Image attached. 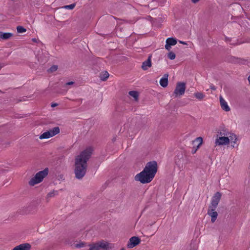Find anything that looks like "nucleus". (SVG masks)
<instances>
[{
	"label": "nucleus",
	"instance_id": "7c9ffc66",
	"mask_svg": "<svg viewBox=\"0 0 250 250\" xmlns=\"http://www.w3.org/2000/svg\"><path fill=\"white\" fill-rule=\"evenodd\" d=\"M57 105H58L57 104L54 103V104H51V106L54 107L56 106Z\"/></svg>",
	"mask_w": 250,
	"mask_h": 250
},
{
	"label": "nucleus",
	"instance_id": "4468645a",
	"mask_svg": "<svg viewBox=\"0 0 250 250\" xmlns=\"http://www.w3.org/2000/svg\"><path fill=\"white\" fill-rule=\"evenodd\" d=\"M31 246L29 243H23L15 247L12 250H30Z\"/></svg>",
	"mask_w": 250,
	"mask_h": 250
},
{
	"label": "nucleus",
	"instance_id": "9b49d317",
	"mask_svg": "<svg viewBox=\"0 0 250 250\" xmlns=\"http://www.w3.org/2000/svg\"><path fill=\"white\" fill-rule=\"evenodd\" d=\"M177 43V40L172 38H169L166 40V44L165 45V48L169 51L171 48V46L175 45Z\"/></svg>",
	"mask_w": 250,
	"mask_h": 250
},
{
	"label": "nucleus",
	"instance_id": "bb28decb",
	"mask_svg": "<svg viewBox=\"0 0 250 250\" xmlns=\"http://www.w3.org/2000/svg\"><path fill=\"white\" fill-rule=\"evenodd\" d=\"M84 243L83 242H80L78 244H76L75 245V248H81L83 247L84 246Z\"/></svg>",
	"mask_w": 250,
	"mask_h": 250
},
{
	"label": "nucleus",
	"instance_id": "c9c22d12",
	"mask_svg": "<svg viewBox=\"0 0 250 250\" xmlns=\"http://www.w3.org/2000/svg\"><path fill=\"white\" fill-rule=\"evenodd\" d=\"M121 250H124V249H122Z\"/></svg>",
	"mask_w": 250,
	"mask_h": 250
},
{
	"label": "nucleus",
	"instance_id": "2f4dec72",
	"mask_svg": "<svg viewBox=\"0 0 250 250\" xmlns=\"http://www.w3.org/2000/svg\"><path fill=\"white\" fill-rule=\"evenodd\" d=\"M32 40L33 42H37L38 41V40L36 38H33V39H32Z\"/></svg>",
	"mask_w": 250,
	"mask_h": 250
},
{
	"label": "nucleus",
	"instance_id": "2eb2a0df",
	"mask_svg": "<svg viewBox=\"0 0 250 250\" xmlns=\"http://www.w3.org/2000/svg\"><path fill=\"white\" fill-rule=\"evenodd\" d=\"M151 66V56H149L147 60L144 62L142 65V68L146 70Z\"/></svg>",
	"mask_w": 250,
	"mask_h": 250
},
{
	"label": "nucleus",
	"instance_id": "393cba45",
	"mask_svg": "<svg viewBox=\"0 0 250 250\" xmlns=\"http://www.w3.org/2000/svg\"><path fill=\"white\" fill-rule=\"evenodd\" d=\"M75 5H76V4L75 3H73V4H70V5H65V6H63V8H64L65 9L72 10L73 8H74V7H75Z\"/></svg>",
	"mask_w": 250,
	"mask_h": 250
},
{
	"label": "nucleus",
	"instance_id": "4be33fe9",
	"mask_svg": "<svg viewBox=\"0 0 250 250\" xmlns=\"http://www.w3.org/2000/svg\"><path fill=\"white\" fill-rule=\"evenodd\" d=\"M129 95L133 97L135 101L138 100V93L136 91H131L129 92Z\"/></svg>",
	"mask_w": 250,
	"mask_h": 250
},
{
	"label": "nucleus",
	"instance_id": "f704fd0d",
	"mask_svg": "<svg viewBox=\"0 0 250 250\" xmlns=\"http://www.w3.org/2000/svg\"><path fill=\"white\" fill-rule=\"evenodd\" d=\"M198 143H196L195 144V145H194V146H196L198 145Z\"/></svg>",
	"mask_w": 250,
	"mask_h": 250
},
{
	"label": "nucleus",
	"instance_id": "c756f323",
	"mask_svg": "<svg viewBox=\"0 0 250 250\" xmlns=\"http://www.w3.org/2000/svg\"><path fill=\"white\" fill-rule=\"evenodd\" d=\"M38 61L41 63L42 62H45L46 61V60H44V61H42V60H40L39 58H38Z\"/></svg>",
	"mask_w": 250,
	"mask_h": 250
},
{
	"label": "nucleus",
	"instance_id": "6ab92c4d",
	"mask_svg": "<svg viewBox=\"0 0 250 250\" xmlns=\"http://www.w3.org/2000/svg\"><path fill=\"white\" fill-rule=\"evenodd\" d=\"M58 194V191L57 190H52L47 193L46 197V199L47 202L49 201L50 198L55 197Z\"/></svg>",
	"mask_w": 250,
	"mask_h": 250
},
{
	"label": "nucleus",
	"instance_id": "9d476101",
	"mask_svg": "<svg viewBox=\"0 0 250 250\" xmlns=\"http://www.w3.org/2000/svg\"><path fill=\"white\" fill-rule=\"evenodd\" d=\"M198 143V144L196 146H194L192 148V153L194 154L196 152L197 150L200 148V146L203 143V138L201 137L196 138L192 141V144L195 145V144Z\"/></svg>",
	"mask_w": 250,
	"mask_h": 250
},
{
	"label": "nucleus",
	"instance_id": "dca6fc26",
	"mask_svg": "<svg viewBox=\"0 0 250 250\" xmlns=\"http://www.w3.org/2000/svg\"><path fill=\"white\" fill-rule=\"evenodd\" d=\"M168 77V74L166 73L164 75V77L160 79V84L162 87H166L167 86Z\"/></svg>",
	"mask_w": 250,
	"mask_h": 250
},
{
	"label": "nucleus",
	"instance_id": "c85d7f7f",
	"mask_svg": "<svg viewBox=\"0 0 250 250\" xmlns=\"http://www.w3.org/2000/svg\"><path fill=\"white\" fill-rule=\"evenodd\" d=\"M200 0H191V1L194 3H197V2H198Z\"/></svg>",
	"mask_w": 250,
	"mask_h": 250
},
{
	"label": "nucleus",
	"instance_id": "473e14b6",
	"mask_svg": "<svg viewBox=\"0 0 250 250\" xmlns=\"http://www.w3.org/2000/svg\"><path fill=\"white\" fill-rule=\"evenodd\" d=\"M180 43L183 44H187V43L184 42L183 41H179Z\"/></svg>",
	"mask_w": 250,
	"mask_h": 250
},
{
	"label": "nucleus",
	"instance_id": "f03ea898",
	"mask_svg": "<svg viewBox=\"0 0 250 250\" xmlns=\"http://www.w3.org/2000/svg\"><path fill=\"white\" fill-rule=\"evenodd\" d=\"M157 171V163L155 161L148 162L144 170L135 176V180L142 184L148 183L152 180Z\"/></svg>",
	"mask_w": 250,
	"mask_h": 250
},
{
	"label": "nucleus",
	"instance_id": "412c9836",
	"mask_svg": "<svg viewBox=\"0 0 250 250\" xmlns=\"http://www.w3.org/2000/svg\"><path fill=\"white\" fill-rule=\"evenodd\" d=\"M109 73L107 71H105L100 74V78L102 81H105L109 77Z\"/></svg>",
	"mask_w": 250,
	"mask_h": 250
},
{
	"label": "nucleus",
	"instance_id": "b1692460",
	"mask_svg": "<svg viewBox=\"0 0 250 250\" xmlns=\"http://www.w3.org/2000/svg\"><path fill=\"white\" fill-rule=\"evenodd\" d=\"M168 58L170 60H174L175 57V54L172 52H169L167 54Z\"/></svg>",
	"mask_w": 250,
	"mask_h": 250
},
{
	"label": "nucleus",
	"instance_id": "cd10ccee",
	"mask_svg": "<svg viewBox=\"0 0 250 250\" xmlns=\"http://www.w3.org/2000/svg\"><path fill=\"white\" fill-rule=\"evenodd\" d=\"M74 83V82H68L66 83V85H71V84H73Z\"/></svg>",
	"mask_w": 250,
	"mask_h": 250
},
{
	"label": "nucleus",
	"instance_id": "aec40b11",
	"mask_svg": "<svg viewBox=\"0 0 250 250\" xmlns=\"http://www.w3.org/2000/svg\"><path fill=\"white\" fill-rule=\"evenodd\" d=\"M194 96L198 100L202 101L205 97V95L201 92H197L194 93Z\"/></svg>",
	"mask_w": 250,
	"mask_h": 250
},
{
	"label": "nucleus",
	"instance_id": "f8f14e48",
	"mask_svg": "<svg viewBox=\"0 0 250 250\" xmlns=\"http://www.w3.org/2000/svg\"><path fill=\"white\" fill-rule=\"evenodd\" d=\"M219 101L220 106L223 110L227 112L230 111V109L228 105L227 102L225 100L222 96H220Z\"/></svg>",
	"mask_w": 250,
	"mask_h": 250
},
{
	"label": "nucleus",
	"instance_id": "a211bd4d",
	"mask_svg": "<svg viewBox=\"0 0 250 250\" xmlns=\"http://www.w3.org/2000/svg\"><path fill=\"white\" fill-rule=\"evenodd\" d=\"M227 137L229 139V143L230 142L234 144H236L237 142V137L236 136L232 133H228L226 134Z\"/></svg>",
	"mask_w": 250,
	"mask_h": 250
},
{
	"label": "nucleus",
	"instance_id": "a878e982",
	"mask_svg": "<svg viewBox=\"0 0 250 250\" xmlns=\"http://www.w3.org/2000/svg\"><path fill=\"white\" fill-rule=\"evenodd\" d=\"M57 69H58L57 65H53L49 68V69L48 70V72H54L56 71Z\"/></svg>",
	"mask_w": 250,
	"mask_h": 250
},
{
	"label": "nucleus",
	"instance_id": "72a5a7b5",
	"mask_svg": "<svg viewBox=\"0 0 250 250\" xmlns=\"http://www.w3.org/2000/svg\"><path fill=\"white\" fill-rule=\"evenodd\" d=\"M211 88L212 89H213V90H215V88H214V86H213V87H211Z\"/></svg>",
	"mask_w": 250,
	"mask_h": 250
},
{
	"label": "nucleus",
	"instance_id": "423d86ee",
	"mask_svg": "<svg viewBox=\"0 0 250 250\" xmlns=\"http://www.w3.org/2000/svg\"><path fill=\"white\" fill-rule=\"evenodd\" d=\"M186 90V84L184 83H178L174 91L176 97L184 94Z\"/></svg>",
	"mask_w": 250,
	"mask_h": 250
},
{
	"label": "nucleus",
	"instance_id": "6e6552de",
	"mask_svg": "<svg viewBox=\"0 0 250 250\" xmlns=\"http://www.w3.org/2000/svg\"><path fill=\"white\" fill-rule=\"evenodd\" d=\"M141 242L140 239L137 236H133L129 238L126 247L128 249H132L137 245H139Z\"/></svg>",
	"mask_w": 250,
	"mask_h": 250
},
{
	"label": "nucleus",
	"instance_id": "0eeeda50",
	"mask_svg": "<svg viewBox=\"0 0 250 250\" xmlns=\"http://www.w3.org/2000/svg\"><path fill=\"white\" fill-rule=\"evenodd\" d=\"M221 197V194L219 192H217L214 194L213 196L212 197L211 204L209 206V208H216L218 203L220 200Z\"/></svg>",
	"mask_w": 250,
	"mask_h": 250
},
{
	"label": "nucleus",
	"instance_id": "f257e3e1",
	"mask_svg": "<svg viewBox=\"0 0 250 250\" xmlns=\"http://www.w3.org/2000/svg\"><path fill=\"white\" fill-rule=\"evenodd\" d=\"M92 151L93 149L89 147L76 156L74 172L77 179H81L85 175L87 167V162L91 155Z\"/></svg>",
	"mask_w": 250,
	"mask_h": 250
},
{
	"label": "nucleus",
	"instance_id": "1a4fd4ad",
	"mask_svg": "<svg viewBox=\"0 0 250 250\" xmlns=\"http://www.w3.org/2000/svg\"><path fill=\"white\" fill-rule=\"evenodd\" d=\"M229 144V139L227 137H217L215 141V146Z\"/></svg>",
	"mask_w": 250,
	"mask_h": 250
},
{
	"label": "nucleus",
	"instance_id": "7ed1b4c3",
	"mask_svg": "<svg viewBox=\"0 0 250 250\" xmlns=\"http://www.w3.org/2000/svg\"><path fill=\"white\" fill-rule=\"evenodd\" d=\"M48 173V169L47 168H45L43 170L38 172L34 177L31 179L29 182V184L31 186H33L41 183L43 178L47 175Z\"/></svg>",
	"mask_w": 250,
	"mask_h": 250
},
{
	"label": "nucleus",
	"instance_id": "ddd939ff",
	"mask_svg": "<svg viewBox=\"0 0 250 250\" xmlns=\"http://www.w3.org/2000/svg\"><path fill=\"white\" fill-rule=\"evenodd\" d=\"M215 209L216 208H209L208 211V214L211 217V221L212 223L215 222L218 216L217 212L215 211Z\"/></svg>",
	"mask_w": 250,
	"mask_h": 250
},
{
	"label": "nucleus",
	"instance_id": "f3484780",
	"mask_svg": "<svg viewBox=\"0 0 250 250\" xmlns=\"http://www.w3.org/2000/svg\"><path fill=\"white\" fill-rule=\"evenodd\" d=\"M11 33H4L0 31V40H6L10 39L13 36Z\"/></svg>",
	"mask_w": 250,
	"mask_h": 250
},
{
	"label": "nucleus",
	"instance_id": "5701e85b",
	"mask_svg": "<svg viewBox=\"0 0 250 250\" xmlns=\"http://www.w3.org/2000/svg\"><path fill=\"white\" fill-rule=\"evenodd\" d=\"M17 30L19 33H24L26 31V29L21 26H17Z\"/></svg>",
	"mask_w": 250,
	"mask_h": 250
},
{
	"label": "nucleus",
	"instance_id": "20e7f679",
	"mask_svg": "<svg viewBox=\"0 0 250 250\" xmlns=\"http://www.w3.org/2000/svg\"><path fill=\"white\" fill-rule=\"evenodd\" d=\"M89 249L88 250H109L112 248V245L107 242L104 241H99L95 243H93L89 245Z\"/></svg>",
	"mask_w": 250,
	"mask_h": 250
},
{
	"label": "nucleus",
	"instance_id": "39448f33",
	"mask_svg": "<svg viewBox=\"0 0 250 250\" xmlns=\"http://www.w3.org/2000/svg\"><path fill=\"white\" fill-rule=\"evenodd\" d=\"M60 131V130L59 127L58 126H56L42 134L39 136V138L41 140L48 139L59 134Z\"/></svg>",
	"mask_w": 250,
	"mask_h": 250
}]
</instances>
